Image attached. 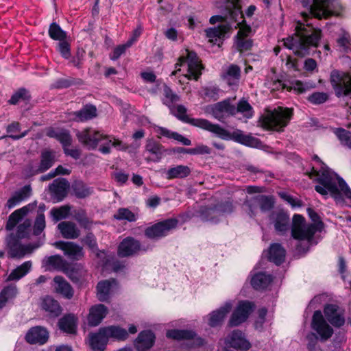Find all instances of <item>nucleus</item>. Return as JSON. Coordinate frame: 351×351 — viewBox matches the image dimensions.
<instances>
[{"mask_svg":"<svg viewBox=\"0 0 351 351\" xmlns=\"http://www.w3.org/2000/svg\"><path fill=\"white\" fill-rule=\"evenodd\" d=\"M17 293L16 286L5 287L0 293V308H2L9 300L14 298Z\"/></svg>","mask_w":351,"mask_h":351,"instance_id":"obj_48","label":"nucleus"},{"mask_svg":"<svg viewBox=\"0 0 351 351\" xmlns=\"http://www.w3.org/2000/svg\"><path fill=\"white\" fill-rule=\"evenodd\" d=\"M32 223L29 219H25L23 223H20L17 227L16 235L14 237L16 239H21L29 235Z\"/></svg>","mask_w":351,"mask_h":351,"instance_id":"obj_55","label":"nucleus"},{"mask_svg":"<svg viewBox=\"0 0 351 351\" xmlns=\"http://www.w3.org/2000/svg\"><path fill=\"white\" fill-rule=\"evenodd\" d=\"M141 247L140 243L131 237L124 239L119 245L118 254L121 257H127L135 255Z\"/></svg>","mask_w":351,"mask_h":351,"instance_id":"obj_19","label":"nucleus"},{"mask_svg":"<svg viewBox=\"0 0 351 351\" xmlns=\"http://www.w3.org/2000/svg\"><path fill=\"white\" fill-rule=\"evenodd\" d=\"M252 309V303L247 301L240 302L233 312L228 322V325L231 327L237 326L244 322L248 317Z\"/></svg>","mask_w":351,"mask_h":351,"instance_id":"obj_15","label":"nucleus"},{"mask_svg":"<svg viewBox=\"0 0 351 351\" xmlns=\"http://www.w3.org/2000/svg\"><path fill=\"white\" fill-rule=\"evenodd\" d=\"M53 245L72 260L78 261L84 257L82 247L73 242L57 241Z\"/></svg>","mask_w":351,"mask_h":351,"instance_id":"obj_17","label":"nucleus"},{"mask_svg":"<svg viewBox=\"0 0 351 351\" xmlns=\"http://www.w3.org/2000/svg\"><path fill=\"white\" fill-rule=\"evenodd\" d=\"M291 116V109L278 107L274 110H267L261 117L259 123L265 130L282 132L287 125Z\"/></svg>","mask_w":351,"mask_h":351,"instance_id":"obj_4","label":"nucleus"},{"mask_svg":"<svg viewBox=\"0 0 351 351\" xmlns=\"http://www.w3.org/2000/svg\"><path fill=\"white\" fill-rule=\"evenodd\" d=\"M69 187L68 181L64 178L55 180L49 186V190L51 192L54 199L57 202L62 201L67 193Z\"/></svg>","mask_w":351,"mask_h":351,"instance_id":"obj_24","label":"nucleus"},{"mask_svg":"<svg viewBox=\"0 0 351 351\" xmlns=\"http://www.w3.org/2000/svg\"><path fill=\"white\" fill-rule=\"evenodd\" d=\"M9 247V254L12 258H21L26 254H30L39 246L36 245H22L16 239L13 234H10L7 239Z\"/></svg>","mask_w":351,"mask_h":351,"instance_id":"obj_12","label":"nucleus"},{"mask_svg":"<svg viewBox=\"0 0 351 351\" xmlns=\"http://www.w3.org/2000/svg\"><path fill=\"white\" fill-rule=\"evenodd\" d=\"M330 82L337 97L346 96L351 98V75L339 70H332Z\"/></svg>","mask_w":351,"mask_h":351,"instance_id":"obj_8","label":"nucleus"},{"mask_svg":"<svg viewBox=\"0 0 351 351\" xmlns=\"http://www.w3.org/2000/svg\"><path fill=\"white\" fill-rule=\"evenodd\" d=\"M19 130L20 124L18 122H13L11 124L8 125L7 127V132L10 134L8 136V137L11 138L13 140H19L25 136L29 132V130H26L20 135H15L14 134L19 132Z\"/></svg>","mask_w":351,"mask_h":351,"instance_id":"obj_58","label":"nucleus"},{"mask_svg":"<svg viewBox=\"0 0 351 351\" xmlns=\"http://www.w3.org/2000/svg\"><path fill=\"white\" fill-rule=\"evenodd\" d=\"M314 159L320 166L319 170H315L319 182L315 191L322 195L330 194L336 200H342L343 197L351 199V190L343 178L328 169L317 156Z\"/></svg>","mask_w":351,"mask_h":351,"instance_id":"obj_3","label":"nucleus"},{"mask_svg":"<svg viewBox=\"0 0 351 351\" xmlns=\"http://www.w3.org/2000/svg\"><path fill=\"white\" fill-rule=\"evenodd\" d=\"M48 338V332L45 328L40 326L32 328L25 335L26 341L31 344H44L47 342Z\"/></svg>","mask_w":351,"mask_h":351,"instance_id":"obj_23","label":"nucleus"},{"mask_svg":"<svg viewBox=\"0 0 351 351\" xmlns=\"http://www.w3.org/2000/svg\"><path fill=\"white\" fill-rule=\"evenodd\" d=\"M220 89L215 86H206L203 88V96L208 101H217L219 98Z\"/></svg>","mask_w":351,"mask_h":351,"instance_id":"obj_56","label":"nucleus"},{"mask_svg":"<svg viewBox=\"0 0 351 351\" xmlns=\"http://www.w3.org/2000/svg\"><path fill=\"white\" fill-rule=\"evenodd\" d=\"M236 46L240 52L250 50L252 46V40L248 38H237Z\"/></svg>","mask_w":351,"mask_h":351,"instance_id":"obj_63","label":"nucleus"},{"mask_svg":"<svg viewBox=\"0 0 351 351\" xmlns=\"http://www.w3.org/2000/svg\"><path fill=\"white\" fill-rule=\"evenodd\" d=\"M335 134L341 143L351 149V132L344 129L339 128L335 132Z\"/></svg>","mask_w":351,"mask_h":351,"instance_id":"obj_59","label":"nucleus"},{"mask_svg":"<svg viewBox=\"0 0 351 351\" xmlns=\"http://www.w3.org/2000/svg\"><path fill=\"white\" fill-rule=\"evenodd\" d=\"M28 209L26 206L23 207L13 212L8 218L5 228L12 230L16 225L21 220L23 216L27 213Z\"/></svg>","mask_w":351,"mask_h":351,"instance_id":"obj_44","label":"nucleus"},{"mask_svg":"<svg viewBox=\"0 0 351 351\" xmlns=\"http://www.w3.org/2000/svg\"><path fill=\"white\" fill-rule=\"evenodd\" d=\"M108 312V308L101 304L93 306L88 315V324L90 326H98Z\"/></svg>","mask_w":351,"mask_h":351,"instance_id":"obj_21","label":"nucleus"},{"mask_svg":"<svg viewBox=\"0 0 351 351\" xmlns=\"http://www.w3.org/2000/svg\"><path fill=\"white\" fill-rule=\"evenodd\" d=\"M272 279L271 275L260 272L252 278L251 285L255 289H263L270 285Z\"/></svg>","mask_w":351,"mask_h":351,"instance_id":"obj_38","label":"nucleus"},{"mask_svg":"<svg viewBox=\"0 0 351 351\" xmlns=\"http://www.w3.org/2000/svg\"><path fill=\"white\" fill-rule=\"evenodd\" d=\"M70 208L66 206H61L59 208H53L51 210V215L55 221H58L62 219H65L69 213Z\"/></svg>","mask_w":351,"mask_h":351,"instance_id":"obj_61","label":"nucleus"},{"mask_svg":"<svg viewBox=\"0 0 351 351\" xmlns=\"http://www.w3.org/2000/svg\"><path fill=\"white\" fill-rule=\"evenodd\" d=\"M241 77V69L236 64H230L223 74V80L230 86H237Z\"/></svg>","mask_w":351,"mask_h":351,"instance_id":"obj_34","label":"nucleus"},{"mask_svg":"<svg viewBox=\"0 0 351 351\" xmlns=\"http://www.w3.org/2000/svg\"><path fill=\"white\" fill-rule=\"evenodd\" d=\"M117 286L114 279L106 280L99 282L97 286V297L101 302L107 301L114 287Z\"/></svg>","mask_w":351,"mask_h":351,"instance_id":"obj_29","label":"nucleus"},{"mask_svg":"<svg viewBox=\"0 0 351 351\" xmlns=\"http://www.w3.org/2000/svg\"><path fill=\"white\" fill-rule=\"evenodd\" d=\"M156 132L161 136H165L170 139H174L178 142L182 143L184 145H190L191 141L190 139L183 136L178 132H172L167 128L158 127Z\"/></svg>","mask_w":351,"mask_h":351,"instance_id":"obj_43","label":"nucleus"},{"mask_svg":"<svg viewBox=\"0 0 351 351\" xmlns=\"http://www.w3.org/2000/svg\"><path fill=\"white\" fill-rule=\"evenodd\" d=\"M286 255L285 250L280 244L274 243L269 250V259L276 265H280L284 262Z\"/></svg>","mask_w":351,"mask_h":351,"instance_id":"obj_35","label":"nucleus"},{"mask_svg":"<svg viewBox=\"0 0 351 351\" xmlns=\"http://www.w3.org/2000/svg\"><path fill=\"white\" fill-rule=\"evenodd\" d=\"M155 339L156 337L152 331H142L134 341V346L138 351H147L153 346Z\"/></svg>","mask_w":351,"mask_h":351,"instance_id":"obj_22","label":"nucleus"},{"mask_svg":"<svg viewBox=\"0 0 351 351\" xmlns=\"http://www.w3.org/2000/svg\"><path fill=\"white\" fill-rule=\"evenodd\" d=\"M49 37L55 40L62 41L66 39L67 34L66 32L62 30L59 25L52 23L49 28Z\"/></svg>","mask_w":351,"mask_h":351,"instance_id":"obj_50","label":"nucleus"},{"mask_svg":"<svg viewBox=\"0 0 351 351\" xmlns=\"http://www.w3.org/2000/svg\"><path fill=\"white\" fill-rule=\"evenodd\" d=\"M304 7L309 6V13L302 12L304 23L298 22L293 36L283 39V45L298 56L309 53L311 47H317L321 38V30L314 28L308 23V15L321 19L336 14L337 3L334 0H301Z\"/></svg>","mask_w":351,"mask_h":351,"instance_id":"obj_1","label":"nucleus"},{"mask_svg":"<svg viewBox=\"0 0 351 351\" xmlns=\"http://www.w3.org/2000/svg\"><path fill=\"white\" fill-rule=\"evenodd\" d=\"M247 207V214L250 217L256 215L258 208L261 212L265 213L272 209L274 200L272 197L265 195H258L245 202Z\"/></svg>","mask_w":351,"mask_h":351,"instance_id":"obj_9","label":"nucleus"},{"mask_svg":"<svg viewBox=\"0 0 351 351\" xmlns=\"http://www.w3.org/2000/svg\"><path fill=\"white\" fill-rule=\"evenodd\" d=\"M225 343L231 348L243 350H247L251 347L245 335L239 330H234L230 332L226 338Z\"/></svg>","mask_w":351,"mask_h":351,"instance_id":"obj_16","label":"nucleus"},{"mask_svg":"<svg viewBox=\"0 0 351 351\" xmlns=\"http://www.w3.org/2000/svg\"><path fill=\"white\" fill-rule=\"evenodd\" d=\"M72 115V119L75 121H86L97 117V108L93 105H86L81 110L74 112Z\"/></svg>","mask_w":351,"mask_h":351,"instance_id":"obj_33","label":"nucleus"},{"mask_svg":"<svg viewBox=\"0 0 351 351\" xmlns=\"http://www.w3.org/2000/svg\"><path fill=\"white\" fill-rule=\"evenodd\" d=\"M322 227V222L306 223L302 215H294L291 226V236L297 240L310 241L317 231H321Z\"/></svg>","mask_w":351,"mask_h":351,"instance_id":"obj_5","label":"nucleus"},{"mask_svg":"<svg viewBox=\"0 0 351 351\" xmlns=\"http://www.w3.org/2000/svg\"><path fill=\"white\" fill-rule=\"evenodd\" d=\"M178 220L176 219H168L163 221L156 223L145 230V235L151 239H156L164 237L171 230L176 227Z\"/></svg>","mask_w":351,"mask_h":351,"instance_id":"obj_13","label":"nucleus"},{"mask_svg":"<svg viewBox=\"0 0 351 351\" xmlns=\"http://www.w3.org/2000/svg\"><path fill=\"white\" fill-rule=\"evenodd\" d=\"M327 320L335 327H341L345 323L343 311L335 304H327L324 309Z\"/></svg>","mask_w":351,"mask_h":351,"instance_id":"obj_18","label":"nucleus"},{"mask_svg":"<svg viewBox=\"0 0 351 351\" xmlns=\"http://www.w3.org/2000/svg\"><path fill=\"white\" fill-rule=\"evenodd\" d=\"M114 218L119 221L125 220L129 222H133L136 220L134 213L126 208H119L117 212L114 215Z\"/></svg>","mask_w":351,"mask_h":351,"instance_id":"obj_53","label":"nucleus"},{"mask_svg":"<svg viewBox=\"0 0 351 351\" xmlns=\"http://www.w3.org/2000/svg\"><path fill=\"white\" fill-rule=\"evenodd\" d=\"M231 308V303L226 302L218 310L213 311L209 316L208 324L212 327L220 325L223 322L226 315L230 311Z\"/></svg>","mask_w":351,"mask_h":351,"instance_id":"obj_31","label":"nucleus"},{"mask_svg":"<svg viewBox=\"0 0 351 351\" xmlns=\"http://www.w3.org/2000/svg\"><path fill=\"white\" fill-rule=\"evenodd\" d=\"M32 265V262L29 261L24 262L10 274L7 278V280H19L30 271Z\"/></svg>","mask_w":351,"mask_h":351,"instance_id":"obj_42","label":"nucleus"},{"mask_svg":"<svg viewBox=\"0 0 351 351\" xmlns=\"http://www.w3.org/2000/svg\"><path fill=\"white\" fill-rule=\"evenodd\" d=\"M76 135L79 141L88 149H96L99 142L106 140V138H109L108 135L91 128H86L78 132Z\"/></svg>","mask_w":351,"mask_h":351,"instance_id":"obj_11","label":"nucleus"},{"mask_svg":"<svg viewBox=\"0 0 351 351\" xmlns=\"http://www.w3.org/2000/svg\"><path fill=\"white\" fill-rule=\"evenodd\" d=\"M31 194V186L29 185H25L19 190L14 192L12 197L8 199L6 203V206L9 209H11L29 197Z\"/></svg>","mask_w":351,"mask_h":351,"instance_id":"obj_28","label":"nucleus"},{"mask_svg":"<svg viewBox=\"0 0 351 351\" xmlns=\"http://www.w3.org/2000/svg\"><path fill=\"white\" fill-rule=\"evenodd\" d=\"M58 228L62 236L67 239H77L80 234V230L72 221H62L58 225Z\"/></svg>","mask_w":351,"mask_h":351,"instance_id":"obj_32","label":"nucleus"},{"mask_svg":"<svg viewBox=\"0 0 351 351\" xmlns=\"http://www.w3.org/2000/svg\"><path fill=\"white\" fill-rule=\"evenodd\" d=\"M55 291L67 299L73 296V290L70 284L62 276H58L53 278Z\"/></svg>","mask_w":351,"mask_h":351,"instance_id":"obj_30","label":"nucleus"},{"mask_svg":"<svg viewBox=\"0 0 351 351\" xmlns=\"http://www.w3.org/2000/svg\"><path fill=\"white\" fill-rule=\"evenodd\" d=\"M271 220L274 223L275 230L281 234L285 233L290 227V219L289 215L282 210L274 212L271 215Z\"/></svg>","mask_w":351,"mask_h":351,"instance_id":"obj_20","label":"nucleus"},{"mask_svg":"<svg viewBox=\"0 0 351 351\" xmlns=\"http://www.w3.org/2000/svg\"><path fill=\"white\" fill-rule=\"evenodd\" d=\"M31 194V186L29 185H25L19 190L14 192L12 197L8 199L6 203V206L9 209H11L29 197Z\"/></svg>","mask_w":351,"mask_h":351,"instance_id":"obj_27","label":"nucleus"},{"mask_svg":"<svg viewBox=\"0 0 351 351\" xmlns=\"http://www.w3.org/2000/svg\"><path fill=\"white\" fill-rule=\"evenodd\" d=\"M167 337L176 340H184L183 348L187 351H206L204 340L197 337L192 330H169L167 332Z\"/></svg>","mask_w":351,"mask_h":351,"instance_id":"obj_6","label":"nucleus"},{"mask_svg":"<svg viewBox=\"0 0 351 351\" xmlns=\"http://www.w3.org/2000/svg\"><path fill=\"white\" fill-rule=\"evenodd\" d=\"M104 330L108 337H112L119 340H124L125 339L128 334L125 329L121 328L119 326H110L107 327H104Z\"/></svg>","mask_w":351,"mask_h":351,"instance_id":"obj_46","label":"nucleus"},{"mask_svg":"<svg viewBox=\"0 0 351 351\" xmlns=\"http://www.w3.org/2000/svg\"><path fill=\"white\" fill-rule=\"evenodd\" d=\"M54 152L50 150H44L41 153L40 162L36 170L37 173H43L49 169L54 163Z\"/></svg>","mask_w":351,"mask_h":351,"instance_id":"obj_39","label":"nucleus"},{"mask_svg":"<svg viewBox=\"0 0 351 351\" xmlns=\"http://www.w3.org/2000/svg\"><path fill=\"white\" fill-rule=\"evenodd\" d=\"M234 106L228 100H224L206 108V112L211 114L216 119L222 121L228 116H234Z\"/></svg>","mask_w":351,"mask_h":351,"instance_id":"obj_14","label":"nucleus"},{"mask_svg":"<svg viewBox=\"0 0 351 351\" xmlns=\"http://www.w3.org/2000/svg\"><path fill=\"white\" fill-rule=\"evenodd\" d=\"M60 329L67 333H75L77 328V318L73 315H64L58 322Z\"/></svg>","mask_w":351,"mask_h":351,"instance_id":"obj_37","label":"nucleus"},{"mask_svg":"<svg viewBox=\"0 0 351 351\" xmlns=\"http://www.w3.org/2000/svg\"><path fill=\"white\" fill-rule=\"evenodd\" d=\"M186 64L187 73L184 75L188 80L194 79L197 80L202 75L203 66L197 54L193 51L186 50V56L182 55L179 58V62L176 64V71H173L171 75H175L181 69L180 66Z\"/></svg>","mask_w":351,"mask_h":351,"instance_id":"obj_7","label":"nucleus"},{"mask_svg":"<svg viewBox=\"0 0 351 351\" xmlns=\"http://www.w3.org/2000/svg\"><path fill=\"white\" fill-rule=\"evenodd\" d=\"M75 195L78 198H85L92 193V189L84 183L78 182L73 185Z\"/></svg>","mask_w":351,"mask_h":351,"instance_id":"obj_52","label":"nucleus"},{"mask_svg":"<svg viewBox=\"0 0 351 351\" xmlns=\"http://www.w3.org/2000/svg\"><path fill=\"white\" fill-rule=\"evenodd\" d=\"M57 49L64 58H70L71 47L69 43L67 41L66 39L60 41L57 45Z\"/></svg>","mask_w":351,"mask_h":351,"instance_id":"obj_62","label":"nucleus"},{"mask_svg":"<svg viewBox=\"0 0 351 351\" xmlns=\"http://www.w3.org/2000/svg\"><path fill=\"white\" fill-rule=\"evenodd\" d=\"M311 328L322 341H327L333 335V328L328 324L320 311H315L311 322Z\"/></svg>","mask_w":351,"mask_h":351,"instance_id":"obj_10","label":"nucleus"},{"mask_svg":"<svg viewBox=\"0 0 351 351\" xmlns=\"http://www.w3.org/2000/svg\"><path fill=\"white\" fill-rule=\"evenodd\" d=\"M234 116L240 113L246 119H250L253 117L254 111L252 106L245 99L239 101L237 106H234Z\"/></svg>","mask_w":351,"mask_h":351,"instance_id":"obj_45","label":"nucleus"},{"mask_svg":"<svg viewBox=\"0 0 351 351\" xmlns=\"http://www.w3.org/2000/svg\"><path fill=\"white\" fill-rule=\"evenodd\" d=\"M169 109L171 112L178 119L212 132L223 140H233L237 143L252 147H256L261 143L257 138L252 136L251 134H245L240 130H236L230 133L219 125L212 123L207 119H191L186 114V108L182 105L171 106Z\"/></svg>","mask_w":351,"mask_h":351,"instance_id":"obj_2","label":"nucleus"},{"mask_svg":"<svg viewBox=\"0 0 351 351\" xmlns=\"http://www.w3.org/2000/svg\"><path fill=\"white\" fill-rule=\"evenodd\" d=\"M227 8L231 18L237 21L239 18H243V15L241 10L239 0H228L227 3Z\"/></svg>","mask_w":351,"mask_h":351,"instance_id":"obj_51","label":"nucleus"},{"mask_svg":"<svg viewBox=\"0 0 351 351\" xmlns=\"http://www.w3.org/2000/svg\"><path fill=\"white\" fill-rule=\"evenodd\" d=\"M180 152L191 155L209 154L211 152L210 149L205 145H198L195 147L185 149L180 148Z\"/></svg>","mask_w":351,"mask_h":351,"instance_id":"obj_57","label":"nucleus"},{"mask_svg":"<svg viewBox=\"0 0 351 351\" xmlns=\"http://www.w3.org/2000/svg\"><path fill=\"white\" fill-rule=\"evenodd\" d=\"M40 306L51 317H58L62 313V308L58 302L49 295L41 299Z\"/></svg>","mask_w":351,"mask_h":351,"instance_id":"obj_26","label":"nucleus"},{"mask_svg":"<svg viewBox=\"0 0 351 351\" xmlns=\"http://www.w3.org/2000/svg\"><path fill=\"white\" fill-rule=\"evenodd\" d=\"M145 149L154 156L153 158L149 160L155 162H158L161 159L165 152L163 147L152 139L147 140Z\"/></svg>","mask_w":351,"mask_h":351,"instance_id":"obj_40","label":"nucleus"},{"mask_svg":"<svg viewBox=\"0 0 351 351\" xmlns=\"http://www.w3.org/2000/svg\"><path fill=\"white\" fill-rule=\"evenodd\" d=\"M230 29V27L228 25H220L217 27L208 28L205 32L209 42L215 44L217 40L224 36Z\"/></svg>","mask_w":351,"mask_h":351,"instance_id":"obj_36","label":"nucleus"},{"mask_svg":"<svg viewBox=\"0 0 351 351\" xmlns=\"http://www.w3.org/2000/svg\"><path fill=\"white\" fill-rule=\"evenodd\" d=\"M316 85L313 82H303L300 80L292 82L290 90H293L298 94L304 93L306 91L315 88Z\"/></svg>","mask_w":351,"mask_h":351,"instance_id":"obj_49","label":"nucleus"},{"mask_svg":"<svg viewBox=\"0 0 351 351\" xmlns=\"http://www.w3.org/2000/svg\"><path fill=\"white\" fill-rule=\"evenodd\" d=\"M73 217L82 227L85 228L90 227V221L87 217L85 210L80 209L75 211Z\"/></svg>","mask_w":351,"mask_h":351,"instance_id":"obj_60","label":"nucleus"},{"mask_svg":"<svg viewBox=\"0 0 351 351\" xmlns=\"http://www.w3.org/2000/svg\"><path fill=\"white\" fill-rule=\"evenodd\" d=\"M28 97V92L25 88H21L12 95L8 102L10 104L15 105L20 100H25Z\"/></svg>","mask_w":351,"mask_h":351,"instance_id":"obj_64","label":"nucleus"},{"mask_svg":"<svg viewBox=\"0 0 351 351\" xmlns=\"http://www.w3.org/2000/svg\"><path fill=\"white\" fill-rule=\"evenodd\" d=\"M104 330L101 328L98 332L89 335V344L94 351H103L108 341V337Z\"/></svg>","mask_w":351,"mask_h":351,"instance_id":"obj_25","label":"nucleus"},{"mask_svg":"<svg viewBox=\"0 0 351 351\" xmlns=\"http://www.w3.org/2000/svg\"><path fill=\"white\" fill-rule=\"evenodd\" d=\"M162 102L165 105L171 108L173 104L180 100V97L174 93L168 86L164 85L162 89Z\"/></svg>","mask_w":351,"mask_h":351,"instance_id":"obj_47","label":"nucleus"},{"mask_svg":"<svg viewBox=\"0 0 351 351\" xmlns=\"http://www.w3.org/2000/svg\"><path fill=\"white\" fill-rule=\"evenodd\" d=\"M328 99L329 95L325 92H314L307 97V100L314 105L322 104L328 101Z\"/></svg>","mask_w":351,"mask_h":351,"instance_id":"obj_54","label":"nucleus"},{"mask_svg":"<svg viewBox=\"0 0 351 351\" xmlns=\"http://www.w3.org/2000/svg\"><path fill=\"white\" fill-rule=\"evenodd\" d=\"M191 173V169L186 165H177L171 167L166 172V178L169 180L174 178H184Z\"/></svg>","mask_w":351,"mask_h":351,"instance_id":"obj_41","label":"nucleus"}]
</instances>
